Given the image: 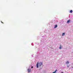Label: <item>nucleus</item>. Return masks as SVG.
I'll return each mask as SVG.
<instances>
[{
  "label": "nucleus",
  "instance_id": "obj_1",
  "mask_svg": "<svg viewBox=\"0 0 73 73\" xmlns=\"http://www.w3.org/2000/svg\"><path fill=\"white\" fill-rule=\"evenodd\" d=\"M42 64V62H40V63H37L36 66V68H38V66H40H40H41V65Z\"/></svg>",
  "mask_w": 73,
  "mask_h": 73
},
{
  "label": "nucleus",
  "instance_id": "obj_2",
  "mask_svg": "<svg viewBox=\"0 0 73 73\" xmlns=\"http://www.w3.org/2000/svg\"><path fill=\"white\" fill-rule=\"evenodd\" d=\"M70 21H70V20H69L67 21V23H68V24H69V23Z\"/></svg>",
  "mask_w": 73,
  "mask_h": 73
},
{
  "label": "nucleus",
  "instance_id": "obj_3",
  "mask_svg": "<svg viewBox=\"0 0 73 73\" xmlns=\"http://www.w3.org/2000/svg\"><path fill=\"white\" fill-rule=\"evenodd\" d=\"M28 72H29V73H30V72H31V69H28L27 70Z\"/></svg>",
  "mask_w": 73,
  "mask_h": 73
},
{
  "label": "nucleus",
  "instance_id": "obj_4",
  "mask_svg": "<svg viewBox=\"0 0 73 73\" xmlns=\"http://www.w3.org/2000/svg\"><path fill=\"white\" fill-rule=\"evenodd\" d=\"M57 71V70H56L54 72H52V73H56V72Z\"/></svg>",
  "mask_w": 73,
  "mask_h": 73
},
{
  "label": "nucleus",
  "instance_id": "obj_5",
  "mask_svg": "<svg viewBox=\"0 0 73 73\" xmlns=\"http://www.w3.org/2000/svg\"><path fill=\"white\" fill-rule=\"evenodd\" d=\"M65 35V33H64L62 34V36H64Z\"/></svg>",
  "mask_w": 73,
  "mask_h": 73
},
{
  "label": "nucleus",
  "instance_id": "obj_6",
  "mask_svg": "<svg viewBox=\"0 0 73 73\" xmlns=\"http://www.w3.org/2000/svg\"><path fill=\"white\" fill-rule=\"evenodd\" d=\"M57 27V25H55L54 27V28H56Z\"/></svg>",
  "mask_w": 73,
  "mask_h": 73
},
{
  "label": "nucleus",
  "instance_id": "obj_7",
  "mask_svg": "<svg viewBox=\"0 0 73 73\" xmlns=\"http://www.w3.org/2000/svg\"><path fill=\"white\" fill-rule=\"evenodd\" d=\"M61 45H60L59 49H61Z\"/></svg>",
  "mask_w": 73,
  "mask_h": 73
},
{
  "label": "nucleus",
  "instance_id": "obj_8",
  "mask_svg": "<svg viewBox=\"0 0 73 73\" xmlns=\"http://www.w3.org/2000/svg\"><path fill=\"white\" fill-rule=\"evenodd\" d=\"M66 64H69V62H68V61H67L66 62Z\"/></svg>",
  "mask_w": 73,
  "mask_h": 73
},
{
  "label": "nucleus",
  "instance_id": "obj_9",
  "mask_svg": "<svg viewBox=\"0 0 73 73\" xmlns=\"http://www.w3.org/2000/svg\"><path fill=\"white\" fill-rule=\"evenodd\" d=\"M73 11H72V10H71L70 11V13H72Z\"/></svg>",
  "mask_w": 73,
  "mask_h": 73
},
{
  "label": "nucleus",
  "instance_id": "obj_10",
  "mask_svg": "<svg viewBox=\"0 0 73 73\" xmlns=\"http://www.w3.org/2000/svg\"><path fill=\"white\" fill-rule=\"evenodd\" d=\"M33 68V66H32V67H31V68H32H32Z\"/></svg>",
  "mask_w": 73,
  "mask_h": 73
},
{
  "label": "nucleus",
  "instance_id": "obj_11",
  "mask_svg": "<svg viewBox=\"0 0 73 73\" xmlns=\"http://www.w3.org/2000/svg\"><path fill=\"white\" fill-rule=\"evenodd\" d=\"M1 23H2V24H4V23H3L2 21H1Z\"/></svg>",
  "mask_w": 73,
  "mask_h": 73
},
{
  "label": "nucleus",
  "instance_id": "obj_12",
  "mask_svg": "<svg viewBox=\"0 0 73 73\" xmlns=\"http://www.w3.org/2000/svg\"><path fill=\"white\" fill-rule=\"evenodd\" d=\"M61 73H64V72H61Z\"/></svg>",
  "mask_w": 73,
  "mask_h": 73
}]
</instances>
